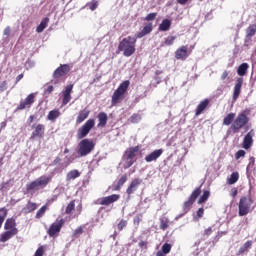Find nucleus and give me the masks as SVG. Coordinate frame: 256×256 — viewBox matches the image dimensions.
Masks as SVG:
<instances>
[{
  "mask_svg": "<svg viewBox=\"0 0 256 256\" xmlns=\"http://www.w3.org/2000/svg\"><path fill=\"white\" fill-rule=\"evenodd\" d=\"M236 181H239V173L238 172H233L230 175V178H228V183H229V185H235Z\"/></svg>",
  "mask_w": 256,
  "mask_h": 256,
  "instance_id": "obj_37",
  "label": "nucleus"
},
{
  "mask_svg": "<svg viewBox=\"0 0 256 256\" xmlns=\"http://www.w3.org/2000/svg\"><path fill=\"white\" fill-rule=\"evenodd\" d=\"M109 117L107 116V113L105 112H100L98 114V127H105V125H107V121H108Z\"/></svg>",
  "mask_w": 256,
  "mask_h": 256,
  "instance_id": "obj_28",
  "label": "nucleus"
},
{
  "mask_svg": "<svg viewBox=\"0 0 256 256\" xmlns=\"http://www.w3.org/2000/svg\"><path fill=\"white\" fill-rule=\"evenodd\" d=\"M251 205H253V200L251 197H242L239 201V216L245 217V215H249V211L251 209Z\"/></svg>",
  "mask_w": 256,
  "mask_h": 256,
  "instance_id": "obj_6",
  "label": "nucleus"
},
{
  "mask_svg": "<svg viewBox=\"0 0 256 256\" xmlns=\"http://www.w3.org/2000/svg\"><path fill=\"white\" fill-rule=\"evenodd\" d=\"M142 117L139 113H134L130 118V123H139L141 121Z\"/></svg>",
  "mask_w": 256,
  "mask_h": 256,
  "instance_id": "obj_38",
  "label": "nucleus"
},
{
  "mask_svg": "<svg viewBox=\"0 0 256 256\" xmlns=\"http://www.w3.org/2000/svg\"><path fill=\"white\" fill-rule=\"evenodd\" d=\"M47 211V205L42 206L36 213V219H41Z\"/></svg>",
  "mask_w": 256,
  "mask_h": 256,
  "instance_id": "obj_39",
  "label": "nucleus"
},
{
  "mask_svg": "<svg viewBox=\"0 0 256 256\" xmlns=\"http://www.w3.org/2000/svg\"><path fill=\"white\" fill-rule=\"evenodd\" d=\"M161 155H163V149L154 150L145 157V161L146 163L157 161V159H159Z\"/></svg>",
  "mask_w": 256,
  "mask_h": 256,
  "instance_id": "obj_17",
  "label": "nucleus"
},
{
  "mask_svg": "<svg viewBox=\"0 0 256 256\" xmlns=\"http://www.w3.org/2000/svg\"><path fill=\"white\" fill-rule=\"evenodd\" d=\"M7 127V121H3L0 124V129H5Z\"/></svg>",
  "mask_w": 256,
  "mask_h": 256,
  "instance_id": "obj_58",
  "label": "nucleus"
},
{
  "mask_svg": "<svg viewBox=\"0 0 256 256\" xmlns=\"http://www.w3.org/2000/svg\"><path fill=\"white\" fill-rule=\"evenodd\" d=\"M171 29V20L164 19L159 25V31H169Z\"/></svg>",
  "mask_w": 256,
  "mask_h": 256,
  "instance_id": "obj_34",
  "label": "nucleus"
},
{
  "mask_svg": "<svg viewBox=\"0 0 256 256\" xmlns=\"http://www.w3.org/2000/svg\"><path fill=\"white\" fill-rule=\"evenodd\" d=\"M98 5H99L98 2L95 1V0H93V1L90 3V5H89V9H90L91 11H95V9H97Z\"/></svg>",
  "mask_w": 256,
  "mask_h": 256,
  "instance_id": "obj_51",
  "label": "nucleus"
},
{
  "mask_svg": "<svg viewBox=\"0 0 256 256\" xmlns=\"http://www.w3.org/2000/svg\"><path fill=\"white\" fill-rule=\"evenodd\" d=\"M59 117H61V112L59 110L55 109V110H51L48 113L47 119H48V121H55V120L59 119Z\"/></svg>",
  "mask_w": 256,
  "mask_h": 256,
  "instance_id": "obj_32",
  "label": "nucleus"
},
{
  "mask_svg": "<svg viewBox=\"0 0 256 256\" xmlns=\"http://www.w3.org/2000/svg\"><path fill=\"white\" fill-rule=\"evenodd\" d=\"M243 87V77L237 78L236 83L233 88V96L232 101L235 103L237 99H239V95H241V88Z\"/></svg>",
  "mask_w": 256,
  "mask_h": 256,
  "instance_id": "obj_13",
  "label": "nucleus"
},
{
  "mask_svg": "<svg viewBox=\"0 0 256 256\" xmlns=\"http://www.w3.org/2000/svg\"><path fill=\"white\" fill-rule=\"evenodd\" d=\"M211 233H213V228L209 227V228L205 229L204 237H209V235H211Z\"/></svg>",
  "mask_w": 256,
  "mask_h": 256,
  "instance_id": "obj_54",
  "label": "nucleus"
},
{
  "mask_svg": "<svg viewBox=\"0 0 256 256\" xmlns=\"http://www.w3.org/2000/svg\"><path fill=\"white\" fill-rule=\"evenodd\" d=\"M255 136V132L251 130L246 134L243 140V147L244 149H250L253 145V137Z\"/></svg>",
  "mask_w": 256,
  "mask_h": 256,
  "instance_id": "obj_18",
  "label": "nucleus"
},
{
  "mask_svg": "<svg viewBox=\"0 0 256 256\" xmlns=\"http://www.w3.org/2000/svg\"><path fill=\"white\" fill-rule=\"evenodd\" d=\"M51 179V176L42 175L36 180L28 183L26 189L27 191H33V193H35V191H41V189H45V187L51 183Z\"/></svg>",
  "mask_w": 256,
  "mask_h": 256,
  "instance_id": "obj_2",
  "label": "nucleus"
},
{
  "mask_svg": "<svg viewBox=\"0 0 256 256\" xmlns=\"http://www.w3.org/2000/svg\"><path fill=\"white\" fill-rule=\"evenodd\" d=\"M252 245H253V241L251 240L245 242L244 245L239 248L237 255H243V253H247V251L251 249Z\"/></svg>",
  "mask_w": 256,
  "mask_h": 256,
  "instance_id": "obj_31",
  "label": "nucleus"
},
{
  "mask_svg": "<svg viewBox=\"0 0 256 256\" xmlns=\"http://www.w3.org/2000/svg\"><path fill=\"white\" fill-rule=\"evenodd\" d=\"M94 149L95 142L91 139L85 138L78 143L77 154L79 157H87V155H90Z\"/></svg>",
  "mask_w": 256,
  "mask_h": 256,
  "instance_id": "obj_4",
  "label": "nucleus"
},
{
  "mask_svg": "<svg viewBox=\"0 0 256 256\" xmlns=\"http://www.w3.org/2000/svg\"><path fill=\"white\" fill-rule=\"evenodd\" d=\"M17 233H19V230H6V232H4L0 237L1 243H7V241L12 237H15Z\"/></svg>",
  "mask_w": 256,
  "mask_h": 256,
  "instance_id": "obj_21",
  "label": "nucleus"
},
{
  "mask_svg": "<svg viewBox=\"0 0 256 256\" xmlns=\"http://www.w3.org/2000/svg\"><path fill=\"white\" fill-rule=\"evenodd\" d=\"M139 153V146L128 148L122 156L120 165L123 169H129L135 163V155Z\"/></svg>",
  "mask_w": 256,
  "mask_h": 256,
  "instance_id": "obj_3",
  "label": "nucleus"
},
{
  "mask_svg": "<svg viewBox=\"0 0 256 256\" xmlns=\"http://www.w3.org/2000/svg\"><path fill=\"white\" fill-rule=\"evenodd\" d=\"M187 1H189V0H178V3L180 5H185V3H187Z\"/></svg>",
  "mask_w": 256,
  "mask_h": 256,
  "instance_id": "obj_61",
  "label": "nucleus"
},
{
  "mask_svg": "<svg viewBox=\"0 0 256 256\" xmlns=\"http://www.w3.org/2000/svg\"><path fill=\"white\" fill-rule=\"evenodd\" d=\"M21 79H23V74H20L16 77V83H19V81H21Z\"/></svg>",
  "mask_w": 256,
  "mask_h": 256,
  "instance_id": "obj_60",
  "label": "nucleus"
},
{
  "mask_svg": "<svg viewBox=\"0 0 256 256\" xmlns=\"http://www.w3.org/2000/svg\"><path fill=\"white\" fill-rule=\"evenodd\" d=\"M43 135H45V126L43 124H38L32 132L31 139H35V137L41 138Z\"/></svg>",
  "mask_w": 256,
  "mask_h": 256,
  "instance_id": "obj_23",
  "label": "nucleus"
},
{
  "mask_svg": "<svg viewBox=\"0 0 256 256\" xmlns=\"http://www.w3.org/2000/svg\"><path fill=\"white\" fill-rule=\"evenodd\" d=\"M236 159H241V157H245V150H239L235 154Z\"/></svg>",
  "mask_w": 256,
  "mask_h": 256,
  "instance_id": "obj_52",
  "label": "nucleus"
},
{
  "mask_svg": "<svg viewBox=\"0 0 256 256\" xmlns=\"http://www.w3.org/2000/svg\"><path fill=\"white\" fill-rule=\"evenodd\" d=\"M209 103V99H204L203 101H201L196 108V115H201V113H203V111L206 110L207 107H209Z\"/></svg>",
  "mask_w": 256,
  "mask_h": 256,
  "instance_id": "obj_25",
  "label": "nucleus"
},
{
  "mask_svg": "<svg viewBox=\"0 0 256 256\" xmlns=\"http://www.w3.org/2000/svg\"><path fill=\"white\" fill-rule=\"evenodd\" d=\"M71 71V67L68 64L60 65L53 73L54 79L65 77Z\"/></svg>",
  "mask_w": 256,
  "mask_h": 256,
  "instance_id": "obj_12",
  "label": "nucleus"
},
{
  "mask_svg": "<svg viewBox=\"0 0 256 256\" xmlns=\"http://www.w3.org/2000/svg\"><path fill=\"white\" fill-rule=\"evenodd\" d=\"M71 93H73V84L67 85L62 91V105H67L71 101Z\"/></svg>",
  "mask_w": 256,
  "mask_h": 256,
  "instance_id": "obj_15",
  "label": "nucleus"
},
{
  "mask_svg": "<svg viewBox=\"0 0 256 256\" xmlns=\"http://www.w3.org/2000/svg\"><path fill=\"white\" fill-rule=\"evenodd\" d=\"M35 103V94H29L24 101H21L17 106V111H23V109H31V105Z\"/></svg>",
  "mask_w": 256,
  "mask_h": 256,
  "instance_id": "obj_10",
  "label": "nucleus"
},
{
  "mask_svg": "<svg viewBox=\"0 0 256 256\" xmlns=\"http://www.w3.org/2000/svg\"><path fill=\"white\" fill-rule=\"evenodd\" d=\"M175 39H177V37L168 36L165 40V45H173V43H175Z\"/></svg>",
  "mask_w": 256,
  "mask_h": 256,
  "instance_id": "obj_45",
  "label": "nucleus"
},
{
  "mask_svg": "<svg viewBox=\"0 0 256 256\" xmlns=\"http://www.w3.org/2000/svg\"><path fill=\"white\" fill-rule=\"evenodd\" d=\"M153 31V23H148L144 26L141 32H139L136 36V39H142L145 35H149Z\"/></svg>",
  "mask_w": 256,
  "mask_h": 256,
  "instance_id": "obj_24",
  "label": "nucleus"
},
{
  "mask_svg": "<svg viewBox=\"0 0 256 256\" xmlns=\"http://www.w3.org/2000/svg\"><path fill=\"white\" fill-rule=\"evenodd\" d=\"M125 227H127V220H121L118 223V229L119 231H123V229H125Z\"/></svg>",
  "mask_w": 256,
  "mask_h": 256,
  "instance_id": "obj_48",
  "label": "nucleus"
},
{
  "mask_svg": "<svg viewBox=\"0 0 256 256\" xmlns=\"http://www.w3.org/2000/svg\"><path fill=\"white\" fill-rule=\"evenodd\" d=\"M141 183H143L142 179L136 178L132 180V182L130 183L126 190L127 195H133V193H135V191L139 189V185H141Z\"/></svg>",
  "mask_w": 256,
  "mask_h": 256,
  "instance_id": "obj_16",
  "label": "nucleus"
},
{
  "mask_svg": "<svg viewBox=\"0 0 256 256\" xmlns=\"http://www.w3.org/2000/svg\"><path fill=\"white\" fill-rule=\"evenodd\" d=\"M167 227H169V219H167V218H161V219H160V229H162L163 231H165V229H167Z\"/></svg>",
  "mask_w": 256,
  "mask_h": 256,
  "instance_id": "obj_40",
  "label": "nucleus"
},
{
  "mask_svg": "<svg viewBox=\"0 0 256 256\" xmlns=\"http://www.w3.org/2000/svg\"><path fill=\"white\" fill-rule=\"evenodd\" d=\"M87 117H89V110H82L79 112L78 117L76 119V123H83V121H85V119H87Z\"/></svg>",
  "mask_w": 256,
  "mask_h": 256,
  "instance_id": "obj_33",
  "label": "nucleus"
},
{
  "mask_svg": "<svg viewBox=\"0 0 256 256\" xmlns=\"http://www.w3.org/2000/svg\"><path fill=\"white\" fill-rule=\"evenodd\" d=\"M162 252H164L166 255H167L168 253H171V244L165 243V244L162 246Z\"/></svg>",
  "mask_w": 256,
  "mask_h": 256,
  "instance_id": "obj_44",
  "label": "nucleus"
},
{
  "mask_svg": "<svg viewBox=\"0 0 256 256\" xmlns=\"http://www.w3.org/2000/svg\"><path fill=\"white\" fill-rule=\"evenodd\" d=\"M6 231H18L15 219H7L4 225Z\"/></svg>",
  "mask_w": 256,
  "mask_h": 256,
  "instance_id": "obj_26",
  "label": "nucleus"
},
{
  "mask_svg": "<svg viewBox=\"0 0 256 256\" xmlns=\"http://www.w3.org/2000/svg\"><path fill=\"white\" fill-rule=\"evenodd\" d=\"M0 91H7V81H3L0 84Z\"/></svg>",
  "mask_w": 256,
  "mask_h": 256,
  "instance_id": "obj_55",
  "label": "nucleus"
},
{
  "mask_svg": "<svg viewBox=\"0 0 256 256\" xmlns=\"http://www.w3.org/2000/svg\"><path fill=\"white\" fill-rule=\"evenodd\" d=\"M3 35H5L6 37H9V35H11V27H6L4 29Z\"/></svg>",
  "mask_w": 256,
  "mask_h": 256,
  "instance_id": "obj_56",
  "label": "nucleus"
},
{
  "mask_svg": "<svg viewBox=\"0 0 256 256\" xmlns=\"http://www.w3.org/2000/svg\"><path fill=\"white\" fill-rule=\"evenodd\" d=\"M82 233H83V227L80 226L74 230L73 235L74 237H77V235H81Z\"/></svg>",
  "mask_w": 256,
  "mask_h": 256,
  "instance_id": "obj_53",
  "label": "nucleus"
},
{
  "mask_svg": "<svg viewBox=\"0 0 256 256\" xmlns=\"http://www.w3.org/2000/svg\"><path fill=\"white\" fill-rule=\"evenodd\" d=\"M166 254L163 251H158L156 256H165Z\"/></svg>",
  "mask_w": 256,
  "mask_h": 256,
  "instance_id": "obj_62",
  "label": "nucleus"
},
{
  "mask_svg": "<svg viewBox=\"0 0 256 256\" xmlns=\"http://www.w3.org/2000/svg\"><path fill=\"white\" fill-rule=\"evenodd\" d=\"M58 161H61V159L56 158V159L54 160V162H53V163H54V165H57V162H58Z\"/></svg>",
  "mask_w": 256,
  "mask_h": 256,
  "instance_id": "obj_64",
  "label": "nucleus"
},
{
  "mask_svg": "<svg viewBox=\"0 0 256 256\" xmlns=\"http://www.w3.org/2000/svg\"><path fill=\"white\" fill-rule=\"evenodd\" d=\"M37 209V203L29 201L26 206L22 209V213L28 215V213H33Z\"/></svg>",
  "mask_w": 256,
  "mask_h": 256,
  "instance_id": "obj_27",
  "label": "nucleus"
},
{
  "mask_svg": "<svg viewBox=\"0 0 256 256\" xmlns=\"http://www.w3.org/2000/svg\"><path fill=\"white\" fill-rule=\"evenodd\" d=\"M46 93H53V86H48Z\"/></svg>",
  "mask_w": 256,
  "mask_h": 256,
  "instance_id": "obj_59",
  "label": "nucleus"
},
{
  "mask_svg": "<svg viewBox=\"0 0 256 256\" xmlns=\"http://www.w3.org/2000/svg\"><path fill=\"white\" fill-rule=\"evenodd\" d=\"M227 77H229V72L224 71L222 76H221L222 81H225L227 79Z\"/></svg>",
  "mask_w": 256,
  "mask_h": 256,
  "instance_id": "obj_57",
  "label": "nucleus"
},
{
  "mask_svg": "<svg viewBox=\"0 0 256 256\" xmlns=\"http://www.w3.org/2000/svg\"><path fill=\"white\" fill-rule=\"evenodd\" d=\"M78 177H81V172H79V170H71L66 175V181H73Z\"/></svg>",
  "mask_w": 256,
  "mask_h": 256,
  "instance_id": "obj_29",
  "label": "nucleus"
},
{
  "mask_svg": "<svg viewBox=\"0 0 256 256\" xmlns=\"http://www.w3.org/2000/svg\"><path fill=\"white\" fill-rule=\"evenodd\" d=\"M176 59H180L181 61H185L189 57V54H187V46H182L175 52Z\"/></svg>",
  "mask_w": 256,
  "mask_h": 256,
  "instance_id": "obj_22",
  "label": "nucleus"
},
{
  "mask_svg": "<svg viewBox=\"0 0 256 256\" xmlns=\"http://www.w3.org/2000/svg\"><path fill=\"white\" fill-rule=\"evenodd\" d=\"M137 37L128 36L124 38L118 45V51H122L124 57H131L135 53V44Z\"/></svg>",
  "mask_w": 256,
  "mask_h": 256,
  "instance_id": "obj_1",
  "label": "nucleus"
},
{
  "mask_svg": "<svg viewBox=\"0 0 256 256\" xmlns=\"http://www.w3.org/2000/svg\"><path fill=\"white\" fill-rule=\"evenodd\" d=\"M65 223V221L60 220L58 222H54L49 230H48V235L50 237H55V235H57V233H59L61 231V228L63 227V224Z\"/></svg>",
  "mask_w": 256,
  "mask_h": 256,
  "instance_id": "obj_14",
  "label": "nucleus"
},
{
  "mask_svg": "<svg viewBox=\"0 0 256 256\" xmlns=\"http://www.w3.org/2000/svg\"><path fill=\"white\" fill-rule=\"evenodd\" d=\"M74 209H75V201H71L66 207V213L67 214L72 213Z\"/></svg>",
  "mask_w": 256,
  "mask_h": 256,
  "instance_id": "obj_43",
  "label": "nucleus"
},
{
  "mask_svg": "<svg viewBox=\"0 0 256 256\" xmlns=\"http://www.w3.org/2000/svg\"><path fill=\"white\" fill-rule=\"evenodd\" d=\"M47 25H49V18L48 17L44 18L41 21V23L39 24V26L36 29L37 33H43V31H45V29L47 28Z\"/></svg>",
  "mask_w": 256,
  "mask_h": 256,
  "instance_id": "obj_35",
  "label": "nucleus"
},
{
  "mask_svg": "<svg viewBox=\"0 0 256 256\" xmlns=\"http://www.w3.org/2000/svg\"><path fill=\"white\" fill-rule=\"evenodd\" d=\"M0 211H3L4 214L0 215V228L3 225V221H5V217H7V210H5L4 208L0 209Z\"/></svg>",
  "mask_w": 256,
  "mask_h": 256,
  "instance_id": "obj_49",
  "label": "nucleus"
},
{
  "mask_svg": "<svg viewBox=\"0 0 256 256\" xmlns=\"http://www.w3.org/2000/svg\"><path fill=\"white\" fill-rule=\"evenodd\" d=\"M35 103V94H29L24 101H21L17 106V111H23V109H31V105Z\"/></svg>",
  "mask_w": 256,
  "mask_h": 256,
  "instance_id": "obj_11",
  "label": "nucleus"
},
{
  "mask_svg": "<svg viewBox=\"0 0 256 256\" xmlns=\"http://www.w3.org/2000/svg\"><path fill=\"white\" fill-rule=\"evenodd\" d=\"M119 195L118 194H112L110 196H106L101 198L100 205H111V203H115V201H119Z\"/></svg>",
  "mask_w": 256,
  "mask_h": 256,
  "instance_id": "obj_20",
  "label": "nucleus"
},
{
  "mask_svg": "<svg viewBox=\"0 0 256 256\" xmlns=\"http://www.w3.org/2000/svg\"><path fill=\"white\" fill-rule=\"evenodd\" d=\"M249 70V64L248 63H242L238 69L237 73L240 77H245L247 75V71Z\"/></svg>",
  "mask_w": 256,
  "mask_h": 256,
  "instance_id": "obj_30",
  "label": "nucleus"
},
{
  "mask_svg": "<svg viewBox=\"0 0 256 256\" xmlns=\"http://www.w3.org/2000/svg\"><path fill=\"white\" fill-rule=\"evenodd\" d=\"M246 123H249V118L247 117V114L240 113L232 123L231 129L232 131H234V133H239V131L243 129V127H245Z\"/></svg>",
  "mask_w": 256,
  "mask_h": 256,
  "instance_id": "obj_7",
  "label": "nucleus"
},
{
  "mask_svg": "<svg viewBox=\"0 0 256 256\" xmlns=\"http://www.w3.org/2000/svg\"><path fill=\"white\" fill-rule=\"evenodd\" d=\"M235 120V113H230L228 114L224 119H223V125L229 126L233 121Z\"/></svg>",
  "mask_w": 256,
  "mask_h": 256,
  "instance_id": "obj_36",
  "label": "nucleus"
},
{
  "mask_svg": "<svg viewBox=\"0 0 256 256\" xmlns=\"http://www.w3.org/2000/svg\"><path fill=\"white\" fill-rule=\"evenodd\" d=\"M125 183H127V175H123L119 181L118 184L116 186V189H120L121 187H123V185H125Z\"/></svg>",
  "mask_w": 256,
  "mask_h": 256,
  "instance_id": "obj_42",
  "label": "nucleus"
},
{
  "mask_svg": "<svg viewBox=\"0 0 256 256\" xmlns=\"http://www.w3.org/2000/svg\"><path fill=\"white\" fill-rule=\"evenodd\" d=\"M209 195H210L209 191H207V190L204 191L203 195L198 200L199 205H201V203H205V201H207V199H209Z\"/></svg>",
  "mask_w": 256,
  "mask_h": 256,
  "instance_id": "obj_41",
  "label": "nucleus"
},
{
  "mask_svg": "<svg viewBox=\"0 0 256 256\" xmlns=\"http://www.w3.org/2000/svg\"><path fill=\"white\" fill-rule=\"evenodd\" d=\"M93 127H95V120L94 119L87 120L85 124L78 129L76 134L77 139H85V137L89 135Z\"/></svg>",
  "mask_w": 256,
  "mask_h": 256,
  "instance_id": "obj_8",
  "label": "nucleus"
},
{
  "mask_svg": "<svg viewBox=\"0 0 256 256\" xmlns=\"http://www.w3.org/2000/svg\"><path fill=\"white\" fill-rule=\"evenodd\" d=\"M129 85H131V82H129V80H126L119 85V87L114 91L112 95V105H117V103H119V101L123 99V95L127 93Z\"/></svg>",
  "mask_w": 256,
  "mask_h": 256,
  "instance_id": "obj_5",
  "label": "nucleus"
},
{
  "mask_svg": "<svg viewBox=\"0 0 256 256\" xmlns=\"http://www.w3.org/2000/svg\"><path fill=\"white\" fill-rule=\"evenodd\" d=\"M204 214H205V209L199 208L195 216V219H201V217H203Z\"/></svg>",
  "mask_w": 256,
  "mask_h": 256,
  "instance_id": "obj_50",
  "label": "nucleus"
},
{
  "mask_svg": "<svg viewBox=\"0 0 256 256\" xmlns=\"http://www.w3.org/2000/svg\"><path fill=\"white\" fill-rule=\"evenodd\" d=\"M255 33H256V25L252 24L246 29V37L244 40L245 45H247V43H251V39H253Z\"/></svg>",
  "mask_w": 256,
  "mask_h": 256,
  "instance_id": "obj_19",
  "label": "nucleus"
},
{
  "mask_svg": "<svg viewBox=\"0 0 256 256\" xmlns=\"http://www.w3.org/2000/svg\"><path fill=\"white\" fill-rule=\"evenodd\" d=\"M45 253V246H40L36 252L34 256H43Z\"/></svg>",
  "mask_w": 256,
  "mask_h": 256,
  "instance_id": "obj_46",
  "label": "nucleus"
},
{
  "mask_svg": "<svg viewBox=\"0 0 256 256\" xmlns=\"http://www.w3.org/2000/svg\"><path fill=\"white\" fill-rule=\"evenodd\" d=\"M155 81H156L157 85H159V83H161V78L156 77V78H155Z\"/></svg>",
  "mask_w": 256,
  "mask_h": 256,
  "instance_id": "obj_63",
  "label": "nucleus"
},
{
  "mask_svg": "<svg viewBox=\"0 0 256 256\" xmlns=\"http://www.w3.org/2000/svg\"><path fill=\"white\" fill-rule=\"evenodd\" d=\"M155 17H157V13H150L144 18V21H155Z\"/></svg>",
  "mask_w": 256,
  "mask_h": 256,
  "instance_id": "obj_47",
  "label": "nucleus"
},
{
  "mask_svg": "<svg viewBox=\"0 0 256 256\" xmlns=\"http://www.w3.org/2000/svg\"><path fill=\"white\" fill-rule=\"evenodd\" d=\"M201 195V188H196L188 198V201L184 202L183 211L184 213H189L193 203H195L197 197Z\"/></svg>",
  "mask_w": 256,
  "mask_h": 256,
  "instance_id": "obj_9",
  "label": "nucleus"
}]
</instances>
